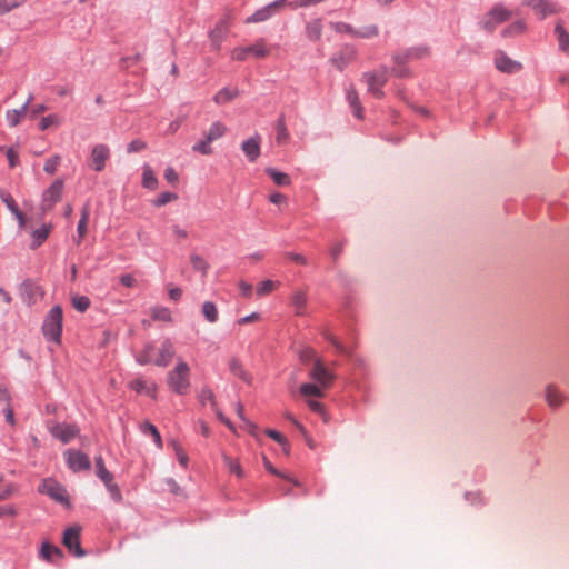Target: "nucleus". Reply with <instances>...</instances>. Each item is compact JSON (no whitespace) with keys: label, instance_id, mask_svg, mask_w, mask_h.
Listing matches in <instances>:
<instances>
[{"label":"nucleus","instance_id":"nucleus-59","mask_svg":"<svg viewBox=\"0 0 569 569\" xmlns=\"http://www.w3.org/2000/svg\"><path fill=\"white\" fill-rule=\"evenodd\" d=\"M37 289V286L34 284V282L30 279H27L24 280L21 284H20V292L23 297H27L29 299H31L33 297V293Z\"/></svg>","mask_w":569,"mask_h":569},{"label":"nucleus","instance_id":"nucleus-16","mask_svg":"<svg viewBox=\"0 0 569 569\" xmlns=\"http://www.w3.org/2000/svg\"><path fill=\"white\" fill-rule=\"evenodd\" d=\"M568 397L553 383H548L545 387V401L552 410H557L563 406Z\"/></svg>","mask_w":569,"mask_h":569},{"label":"nucleus","instance_id":"nucleus-20","mask_svg":"<svg viewBox=\"0 0 569 569\" xmlns=\"http://www.w3.org/2000/svg\"><path fill=\"white\" fill-rule=\"evenodd\" d=\"M522 4L530 7L539 19H545L547 16L556 12L555 4L547 0H522Z\"/></svg>","mask_w":569,"mask_h":569},{"label":"nucleus","instance_id":"nucleus-46","mask_svg":"<svg viewBox=\"0 0 569 569\" xmlns=\"http://www.w3.org/2000/svg\"><path fill=\"white\" fill-rule=\"evenodd\" d=\"M198 400L202 406H206L209 402L213 409L216 408L214 395L209 387L201 388L198 393Z\"/></svg>","mask_w":569,"mask_h":569},{"label":"nucleus","instance_id":"nucleus-5","mask_svg":"<svg viewBox=\"0 0 569 569\" xmlns=\"http://www.w3.org/2000/svg\"><path fill=\"white\" fill-rule=\"evenodd\" d=\"M512 12L505 8L502 3H496L492 9L479 22L480 27L488 32H493L497 26L509 20Z\"/></svg>","mask_w":569,"mask_h":569},{"label":"nucleus","instance_id":"nucleus-61","mask_svg":"<svg viewBox=\"0 0 569 569\" xmlns=\"http://www.w3.org/2000/svg\"><path fill=\"white\" fill-rule=\"evenodd\" d=\"M276 287V282L272 280H264L259 283L257 287V295L258 296H264L269 292H271Z\"/></svg>","mask_w":569,"mask_h":569},{"label":"nucleus","instance_id":"nucleus-12","mask_svg":"<svg viewBox=\"0 0 569 569\" xmlns=\"http://www.w3.org/2000/svg\"><path fill=\"white\" fill-rule=\"evenodd\" d=\"M63 180L57 179L54 180L48 189L43 191L42 194V209L49 210L51 209L61 198L63 192Z\"/></svg>","mask_w":569,"mask_h":569},{"label":"nucleus","instance_id":"nucleus-8","mask_svg":"<svg viewBox=\"0 0 569 569\" xmlns=\"http://www.w3.org/2000/svg\"><path fill=\"white\" fill-rule=\"evenodd\" d=\"M430 53L429 47L426 44H419L416 47L407 48L403 51L395 52L392 54V61L395 64H406L408 61L419 60L428 57Z\"/></svg>","mask_w":569,"mask_h":569},{"label":"nucleus","instance_id":"nucleus-34","mask_svg":"<svg viewBox=\"0 0 569 569\" xmlns=\"http://www.w3.org/2000/svg\"><path fill=\"white\" fill-rule=\"evenodd\" d=\"M201 313L209 323H216L219 318L218 308L212 301H204L201 306Z\"/></svg>","mask_w":569,"mask_h":569},{"label":"nucleus","instance_id":"nucleus-22","mask_svg":"<svg viewBox=\"0 0 569 569\" xmlns=\"http://www.w3.org/2000/svg\"><path fill=\"white\" fill-rule=\"evenodd\" d=\"M33 97L30 94L20 109H12L7 111L6 120L9 127H17L21 122L22 118L26 116L28 111V107Z\"/></svg>","mask_w":569,"mask_h":569},{"label":"nucleus","instance_id":"nucleus-55","mask_svg":"<svg viewBox=\"0 0 569 569\" xmlns=\"http://www.w3.org/2000/svg\"><path fill=\"white\" fill-rule=\"evenodd\" d=\"M0 199L2 200V202L6 204V207L8 208V210L12 214H14L18 211H20V209H19L18 204L16 203L14 199L12 198V196L8 191H1L0 192Z\"/></svg>","mask_w":569,"mask_h":569},{"label":"nucleus","instance_id":"nucleus-60","mask_svg":"<svg viewBox=\"0 0 569 569\" xmlns=\"http://www.w3.org/2000/svg\"><path fill=\"white\" fill-rule=\"evenodd\" d=\"M22 0H0V16L20 7Z\"/></svg>","mask_w":569,"mask_h":569},{"label":"nucleus","instance_id":"nucleus-13","mask_svg":"<svg viewBox=\"0 0 569 569\" xmlns=\"http://www.w3.org/2000/svg\"><path fill=\"white\" fill-rule=\"evenodd\" d=\"M39 492L44 493L49 496L51 499H53L57 502L64 503L68 502V495L64 487H62L60 483L52 481V480H46L39 487Z\"/></svg>","mask_w":569,"mask_h":569},{"label":"nucleus","instance_id":"nucleus-52","mask_svg":"<svg viewBox=\"0 0 569 569\" xmlns=\"http://www.w3.org/2000/svg\"><path fill=\"white\" fill-rule=\"evenodd\" d=\"M226 131H227V127L222 122L216 121L210 126L207 133L209 136H211L213 138V140L216 141V140L220 139L221 137H223Z\"/></svg>","mask_w":569,"mask_h":569},{"label":"nucleus","instance_id":"nucleus-4","mask_svg":"<svg viewBox=\"0 0 569 569\" xmlns=\"http://www.w3.org/2000/svg\"><path fill=\"white\" fill-rule=\"evenodd\" d=\"M322 337L325 338L326 341H328L333 348H335V351L338 353V355H342V356H346L350 359V361L352 362L353 367L359 369V370H362V371H366L367 369V363L365 361L363 358H361L360 356H357L355 352H353V349L349 346H346L343 345L332 332H330L329 330H323L322 332Z\"/></svg>","mask_w":569,"mask_h":569},{"label":"nucleus","instance_id":"nucleus-54","mask_svg":"<svg viewBox=\"0 0 569 569\" xmlns=\"http://www.w3.org/2000/svg\"><path fill=\"white\" fill-rule=\"evenodd\" d=\"M223 461L230 472L234 473L238 478H243L244 472L237 460H233L232 458L224 456Z\"/></svg>","mask_w":569,"mask_h":569},{"label":"nucleus","instance_id":"nucleus-50","mask_svg":"<svg viewBox=\"0 0 569 569\" xmlns=\"http://www.w3.org/2000/svg\"><path fill=\"white\" fill-rule=\"evenodd\" d=\"M266 435L269 436L274 441H277L280 446H282V449L286 455L289 453V443L282 433H280L279 431L273 430V429H267Z\"/></svg>","mask_w":569,"mask_h":569},{"label":"nucleus","instance_id":"nucleus-11","mask_svg":"<svg viewBox=\"0 0 569 569\" xmlns=\"http://www.w3.org/2000/svg\"><path fill=\"white\" fill-rule=\"evenodd\" d=\"M358 51L353 44L346 43L341 50L330 58V62L339 70L343 71L347 66L357 58Z\"/></svg>","mask_w":569,"mask_h":569},{"label":"nucleus","instance_id":"nucleus-17","mask_svg":"<svg viewBox=\"0 0 569 569\" xmlns=\"http://www.w3.org/2000/svg\"><path fill=\"white\" fill-rule=\"evenodd\" d=\"M495 64L499 71L510 74L517 73L522 68L520 62L512 60L503 51L496 52Z\"/></svg>","mask_w":569,"mask_h":569},{"label":"nucleus","instance_id":"nucleus-62","mask_svg":"<svg viewBox=\"0 0 569 569\" xmlns=\"http://www.w3.org/2000/svg\"><path fill=\"white\" fill-rule=\"evenodd\" d=\"M465 498L473 506H482L485 503V499L482 495L478 491L476 492H466Z\"/></svg>","mask_w":569,"mask_h":569},{"label":"nucleus","instance_id":"nucleus-21","mask_svg":"<svg viewBox=\"0 0 569 569\" xmlns=\"http://www.w3.org/2000/svg\"><path fill=\"white\" fill-rule=\"evenodd\" d=\"M260 136L256 134L241 144V149L250 162H254L260 156Z\"/></svg>","mask_w":569,"mask_h":569},{"label":"nucleus","instance_id":"nucleus-35","mask_svg":"<svg viewBox=\"0 0 569 569\" xmlns=\"http://www.w3.org/2000/svg\"><path fill=\"white\" fill-rule=\"evenodd\" d=\"M266 173L272 179V181L279 187H287L291 183V178L274 168H267Z\"/></svg>","mask_w":569,"mask_h":569},{"label":"nucleus","instance_id":"nucleus-57","mask_svg":"<svg viewBox=\"0 0 569 569\" xmlns=\"http://www.w3.org/2000/svg\"><path fill=\"white\" fill-rule=\"evenodd\" d=\"M151 317L154 320L171 321V312L166 307H156L151 311Z\"/></svg>","mask_w":569,"mask_h":569},{"label":"nucleus","instance_id":"nucleus-6","mask_svg":"<svg viewBox=\"0 0 569 569\" xmlns=\"http://www.w3.org/2000/svg\"><path fill=\"white\" fill-rule=\"evenodd\" d=\"M287 4V0H274L259 9H257L251 16L247 17L244 22L261 23L270 20L272 17L278 14L280 10Z\"/></svg>","mask_w":569,"mask_h":569},{"label":"nucleus","instance_id":"nucleus-10","mask_svg":"<svg viewBox=\"0 0 569 569\" xmlns=\"http://www.w3.org/2000/svg\"><path fill=\"white\" fill-rule=\"evenodd\" d=\"M309 377L315 381L320 383L325 388H329L335 380V373L329 370L321 359H316L315 363L311 366L309 370Z\"/></svg>","mask_w":569,"mask_h":569},{"label":"nucleus","instance_id":"nucleus-14","mask_svg":"<svg viewBox=\"0 0 569 569\" xmlns=\"http://www.w3.org/2000/svg\"><path fill=\"white\" fill-rule=\"evenodd\" d=\"M80 528L70 527L64 530L63 545L77 557H83L86 551L82 549L79 542Z\"/></svg>","mask_w":569,"mask_h":569},{"label":"nucleus","instance_id":"nucleus-36","mask_svg":"<svg viewBox=\"0 0 569 569\" xmlns=\"http://www.w3.org/2000/svg\"><path fill=\"white\" fill-rule=\"evenodd\" d=\"M89 217H90V209H89V206L87 204L81 209V217H80V220L78 221V226H77V233L79 234V240L77 241L78 244L81 243L82 238L87 233V224L89 221Z\"/></svg>","mask_w":569,"mask_h":569},{"label":"nucleus","instance_id":"nucleus-56","mask_svg":"<svg viewBox=\"0 0 569 569\" xmlns=\"http://www.w3.org/2000/svg\"><path fill=\"white\" fill-rule=\"evenodd\" d=\"M61 162V157L58 154H54L46 160L43 170L48 174H54L57 171L58 166Z\"/></svg>","mask_w":569,"mask_h":569},{"label":"nucleus","instance_id":"nucleus-40","mask_svg":"<svg viewBox=\"0 0 569 569\" xmlns=\"http://www.w3.org/2000/svg\"><path fill=\"white\" fill-rule=\"evenodd\" d=\"M141 431L144 435H151L153 441L158 448H162V439L157 427L148 421L141 425Z\"/></svg>","mask_w":569,"mask_h":569},{"label":"nucleus","instance_id":"nucleus-45","mask_svg":"<svg viewBox=\"0 0 569 569\" xmlns=\"http://www.w3.org/2000/svg\"><path fill=\"white\" fill-rule=\"evenodd\" d=\"M330 27L331 29L337 32V33H346V34H349L350 37H355V33H356V28L352 27L351 24L347 23V22H342V21H331L330 23Z\"/></svg>","mask_w":569,"mask_h":569},{"label":"nucleus","instance_id":"nucleus-58","mask_svg":"<svg viewBox=\"0 0 569 569\" xmlns=\"http://www.w3.org/2000/svg\"><path fill=\"white\" fill-rule=\"evenodd\" d=\"M209 38H210L211 46H212L213 50H219L223 39L226 38V34L222 33L220 30H217L213 28L209 32Z\"/></svg>","mask_w":569,"mask_h":569},{"label":"nucleus","instance_id":"nucleus-53","mask_svg":"<svg viewBox=\"0 0 569 569\" xmlns=\"http://www.w3.org/2000/svg\"><path fill=\"white\" fill-rule=\"evenodd\" d=\"M178 199V194L174 192L166 191L160 193L154 200H152V204L154 207H162L173 200Z\"/></svg>","mask_w":569,"mask_h":569},{"label":"nucleus","instance_id":"nucleus-43","mask_svg":"<svg viewBox=\"0 0 569 569\" xmlns=\"http://www.w3.org/2000/svg\"><path fill=\"white\" fill-rule=\"evenodd\" d=\"M106 489L108 490L111 499L114 502H121L122 501V493L117 483L113 482V478H110V480L102 481Z\"/></svg>","mask_w":569,"mask_h":569},{"label":"nucleus","instance_id":"nucleus-30","mask_svg":"<svg viewBox=\"0 0 569 569\" xmlns=\"http://www.w3.org/2000/svg\"><path fill=\"white\" fill-rule=\"evenodd\" d=\"M230 372L242 380L246 383H251V375L243 368L242 363L237 359L232 358L229 362Z\"/></svg>","mask_w":569,"mask_h":569},{"label":"nucleus","instance_id":"nucleus-44","mask_svg":"<svg viewBox=\"0 0 569 569\" xmlns=\"http://www.w3.org/2000/svg\"><path fill=\"white\" fill-rule=\"evenodd\" d=\"M299 359L303 365H313L316 359H319L317 357V353L313 348L311 347H303L299 351Z\"/></svg>","mask_w":569,"mask_h":569},{"label":"nucleus","instance_id":"nucleus-32","mask_svg":"<svg viewBox=\"0 0 569 569\" xmlns=\"http://www.w3.org/2000/svg\"><path fill=\"white\" fill-rule=\"evenodd\" d=\"M291 303L295 308L296 315L303 316L306 313L307 295L306 292L298 290L295 291L291 297Z\"/></svg>","mask_w":569,"mask_h":569},{"label":"nucleus","instance_id":"nucleus-19","mask_svg":"<svg viewBox=\"0 0 569 569\" xmlns=\"http://www.w3.org/2000/svg\"><path fill=\"white\" fill-rule=\"evenodd\" d=\"M176 351L173 343L170 339H164L158 350V356L154 358V363L158 367H167L173 358Z\"/></svg>","mask_w":569,"mask_h":569},{"label":"nucleus","instance_id":"nucleus-26","mask_svg":"<svg viewBox=\"0 0 569 569\" xmlns=\"http://www.w3.org/2000/svg\"><path fill=\"white\" fill-rule=\"evenodd\" d=\"M40 556L48 562L56 563L63 558L62 550L49 542H43L40 550Z\"/></svg>","mask_w":569,"mask_h":569},{"label":"nucleus","instance_id":"nucleus-41","mask_svg":"<svg viewBox=\"0 0 569 569\" xmlns=\"http://www.w3.org/2000/svg\"><path fill=\"white\" fill-rule=\"evenodd\" d=\"M555 32L558 37L559 49L562 51H569V34L561 23L556 24Z\"/></svg>","mask_w":569,"mask_h":569},{"label":"nucleus","instance_id":"nucleus-15","mask_svg":"<svg viewBox=\"0 0 569 569\" xmlns=\"http://www.w3.org/2000/svg\"><path fill=\"white\" fill-rule=\"evenodd\" d=\"M50 433L62 443H69L79 435V428L71 423H56L50 428Z\"/></svg>","mask_w":569,"mask_h":569},{"label":"nucleus","instance_id":"nucleus-24","mask_svg":"<svg viewBox=\"0 0 569 569\" xmlns=\"http://www.w3.org/2000/svg\"><path fill=\"white\" fill-rule=\"evenodd\" d=\"M322 29H323L322 19L316 18L306 23L305 34L308 40L317 42V41H320V39L322 37Z\"/></svg>","mask_w":569,"mask_h":569},{"label":"nucleus","instance_id":"nucleus-37","mask_svg":"<svg viewBox=\"0 0 569 569\" xmlns=\"http://www.w3.org/2000/svg\"><path fill=\"white\" fill-rule=\"evenodd\" d=\"M276 140L279 144L284 143L289 139V132L286 126L284 116L281 114L276 123Z\"/></svg>","mask_w":569,"mask_h":569},{"label":"nucleus","instance_id":"nucleus-48","mask_svg":"<svg viewBox=\"0 0 569 569\" xmlns=\"http://www.w3.org/2000/svg\"><path fill=\"white\" fill-rule=\"evenodd\" d=\"M71 301L72 307L79 312H86L90 307V299L87 296L74 295Z\"/></svg>","mask_w":569,"mask_h":569},{"label":"nucleus","instance_id":"nucleus-1","mask_svg":"<svg viewBox=\"0 0 569 569\" xmlns=\"http://www.w3.org/2000/svg\"><path fill=\"white\" fill-rule=\"evenodd\" d=\"M167 383L170 390L177 395H186L190 388V368L187 362L180 360L167 375Z\"/></svg>","mask_w":569,"mask_h":569},{"label":"nucleus","instance_id":"nucleus-39","mask_svg":"<svg viewBox=\"0 0 569 569\" xmlns=\"http://www.w3.org/2000/svg\"><path fill=\"white\" fill-rule=\"evenodd\" d=\"M94 465L96 475L101 481L110 480V478H113V475L106 468L104 461L101 456L94 458Z\"/></svg>","mask_w":569,"mask_h":569},{"label":"nucleus","instance_id":"nucleus-28","mask_svg":"<svg viewBox=\"0 0 569 569\" xmlns=\"http://www.w3.org/2000/svg\"><path fill=\"white\" fill-rule=\"evenodd\" d=\"M129 387L134 390L137 393H142L150 396L152 398L156 397L157 386L154 383L149 385L143 379H136L129 382Z\"/></svg>","mask_w":569,"mask_h":569},{"label":"nucleus","instance_id":"nucleus-9","mask_svg":"<svg viewBox=\"0 0 569 569\" xmlns=\"http://www.w3.org/2000/svg\"><path fill=\"white\" fill-rule=\"evenodd\" d=\"M66 463L73 472L88 471L91 469V462L88 455L80 450L68 449L64 452Z\"/></svg>","mask_w":569,"mask_h":569},{"label":"nucleus","instance_id":"nucleus-31","mask_svg":"<svg viewBox=\"0 0 569 569\" xmlns=\"http://www.w3.org/2000/svg\"><path fill=\"white\" fill-rule=\"evenodd\" d=\"M142 187L149 190H156L158 188L159 181L153 172L152 168L144 163L142 167Z\"/></svg>","mask_w":569,"mask_h":569},{"label":"nucleus","instance_id":"nucleus-47","mask_svg":"<svg viewBox=\"0 0 569 569\" xmlns=\"http://www.w3.org/2000/svg\"><path fill=\"white\" fill-rule=\"evenodd\" d=\"M61 122H62V119L58 114L51 113V114H48V116L41 118V120L39 122V129L41 131H44L51 126H60Z\"/></svg>","mask_w":569,"mask_h":569},{"label":"nucleus","instance_id":"nucleus-27","mask_svg":"<svg viewBox=\"0 0 569 569\" xmlns=\"http://www.w3.org/2000/svg\"><path fill=\"white\" fill-rule=\"evenodd\" d=\"M154 352H156V346L153 342H147L142 350L136 355V361L140 366L154 363Z\"/></svg>","mask_w":569,"mask_h":569},{"label":"nucleus","instance_id":"nucleus-7","mask_svg":"<svg viewBox=\"0 0 569 569\" xmlns=\"http://www.w3.org/2000/svg\"><path fill=\"white\" fill-rule=\"evenodd\" d=\"M249 54H252L256 58H264L269 56V50L264 46V39H259L248 47L234 48L231 52V58L237 61H243Z\"/></svg>","mask_w":569,"mask_h":569},{"label":"nucleus","instance_id":"nucleus-49","mask_svg":"<svg viewBox=\"0 0 569 569\" xmlns=\"http://www.w3.org/2000/svg\"><path fill=\"white\" fill-rule=\"evenodd\" d=\"M525 29H526L525 22L521 20H518L502 30V37L506 38V37H512V36L520 34L525 31Z\"/></svg>","mask_w":569,"mask_h":569},{"label":"nucleus","instance_id":"nucleus-18","mask_svg":"<svg viewBox=\"0 0 569 569\" xmlns=\"http://www.w3.org/2000/svg\"><path fill=\"white\" fill-rule=\"evenodd\" d=\"M110 157V149L107 144H96L91 150V161L94 171L100 172L104 169L106 162Z\"/></svg>","mask_w":569,"mask_h":569},{"label":"nucleus","instance_id":"nucleus-2","mask_svg":"<svg viewBox=\"0 0 569 569\" xmlns=\"http://www.w3.org/2000/svg\"><path fill=\"white\" fill-rule=\"evenodd\" d=\"M42 333L48 341L60 343L62 335V308L53 306L42 323Z\"/></svg>","mask_w":569,"mask_h":569},{"label":"nucleus","instance_id":"nucleus-23","mask_svg":"<svg viewBox=\"0 0 569 569\" xmlns=\"http://www.w3.org/2000/svg\"><path fill=\"white\" fill-rule=\"evenodd\" d=\"M346 99L352 109V113L356 118L362 119L363 118V108L361 106L359 94L353 86H349L346 88Z\"/></svg>","mask_w":569,"mask_h":569},{"label":"nucleus","instance_id":"nucleus-42","mask_svg":"<svg viewBox=\"0 0 569 569\" xmlns=\"http://www.w3.org/2000/svg\"><path fill=\"white\" fill-rule=\"evenodd\" d=\"M306 402H307V406L309 407V409L312 412L319 415L325 422L329 421V416L325 409L323 403H321L317 399H307Z\"/></svg>","mask_w":569,"mask_h":569},{"label":"nucleus","instance_id":"nucleus-63","mask_svg":"<svg viewBox=\"0 0 569 569\" xmlns=\"http://www.w3.org/2000/svg\"><path fill=\"white\" fill-rule=\"evenodd\" d=\"M192 150L194 152H199V153L204 154V156L212 153L211 146L209 143H207L206 141H203V140H200L196 144H193L192 146Z\"/></svg>","mask_w":569,"mask_h":569},{"label":"nucleus","instance_id":"nucleus-64","mask_svg":"<svg viewBox=\"0 0 569 569\" xmlns=\"http://www.w3.org/2000/svg\"><path fill=\"white\" fill-rule=\"evenodd\" d=\"M146 148H147V143L144 141H142L140 139H136V140H132L130 143H128L127 152L134 153V152H139Z\"/></svg>","mask_w":569,"mask_h":569},{"label":"nucleus","instance_id":"nucleus-38","mask_svg":"<svg viewBox=\"0 0 569 569\" xmlns=\"http://www.w3.org/2000/svg\"><path fill=\"white\" fill-rule=\"evenodd\" d=\"M379 34V28L377 24L365 26L360 29H356L353 38L357 39H371Z\"/></svg>","mask_w":569,"mask_h":569},{"label":"nucleus","instance_id":"nucleus-33","mask_svg":"<svg viewBox=\"0 0 569 569\" xmlns=\"http://www.w3.org/2000/svg\"><path fill=\"white\" fill-rule=\"evenodd\" d=\"M238 96H239L238 89H231V88L224 87L214 94L213 101L217 104H224V103L233 100Z\"/></svg>","mask_w":569,"mask_h":569},{"label":"nucleus","instance_id":"nucleus-25","mask_svg":"<svg viewBox=\"0 0 569 569\" xmlns=\"http://www.w3.org/2000/svg\"><path fill=\"white\" fill-rule=\"evenodd\" d=\"M327 388L322 387L318 382H305L299 387V392L302 397L307 399L322 398L325 396V390Z\"/></svg>","mask_w":569,"mask_h":569},{"label":"nucleus","instance_id":"nucleus-51","mask_svg":"<svg viewBox=\"0 0 569 569\" xmlns=\"http://www.w3.org/2000/svg\"><path fill=\"white\" fill-rule=\"evenodd\" d=\"M190 262L194 270L200 271L203 276L207 274L209 264L202 257H200L199 254H196V253L191 254Z\"/></svg>","mask_w":569,"mask_h":569},{"label":"nucleus","instance_id":"nucleus-3","mask_svg":"<svg viewBox=\"0 0 569 569\" xmlns=\"http://www.w3.org/2000/svg\"><path fill=\"white\" fill-rule=\"evenodd\" d=\"M388 68L381 66L378 70L367 71L362 74V81L367 84V91L377 99L385 97L382 87L388 81Z\"/></svg>","mask_w":569,"mask_h":569},{"label":"nucleus","instance_id":"nucleus-29","mask_svg":"<svg viewBox=\"0 0 569 569\" xmlns=\"http://www.w3.org/2000/svg\"><path fill=\"white\" fill-rule=\"evenodd\" d=\"M51 231V224H42L40 228L34 229L31 233L32 241L30 243V249L36 250L39 248L49 237Z\"/></svg>","mask_w":569,"mask_h":569}]
</instances>
